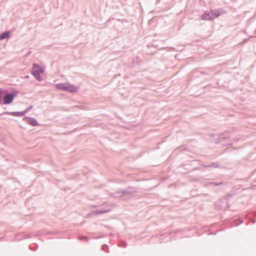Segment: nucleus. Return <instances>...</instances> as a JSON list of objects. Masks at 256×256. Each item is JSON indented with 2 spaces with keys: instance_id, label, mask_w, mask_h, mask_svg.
<instances>
[{
  "instance_id": "nucleus-1",
  "label": "nucleus",
  "mask_w": 256,
  "mask_h": 256,
  "mask_svg": "<svg viewBox=\"0 0 256 256\" xmlns=\"http://www.w3.org/2000/svg\"><path fill=\"white\" fill-rule=\"evenodd\" d=\"M56 87L58 90L66 91L70 92H76L78 91L76 86L67 83L58 84L56 85Z\"/></svg>"
},
{
  "instance_id": "nucleus-2",
  "label": "nucleus",
  "mask_w": 256,
  "mask_h": 256,
  "mask_svg": "<svg viewBox=\"0 0 256 256\" xmlns=\"http://www.w3.org/2000/svg\"><path fill=\"white\" fill-rule=\"evenodd\" d=\"M43 72L44 70L40 66L36 64H34L32 74L39 82H41L42 80V78L40 74Z\"/></svg>"
},
{
  "instance_id": "nucleus-3",
  "label": "nucleus",
  "mask_w": 256,
  "mask_h": 256,
  "mask_svg": "<svg viewBox=\"0 0 256 256\" xmlns=\"http://www.w3.org/2000/svg\"><path fill=\"white\" fill-rule=\"evenodd\" d=\"M17 96L16 92H12L6 94L3 99V102L2 104H10L14 100L15 96Z\"/></svg>"
},
{
  "instance_id": "nucleus-4",
  "label": "nucleus",
  "mask_w": 256,
  "mask_h": 256,
  "mask_svg": "<svg viewBox=\"0 0 256 256\" xmlns=\"http://www.w3.org/2000/svg\"><path fill=\"white\" fill-rule=\"evenodd\" d=\"M202 19L204 20H212L214 19V17L212 16L210 12H206L202 16Z\"/></svg>"
},
{
  "instance_id": "nucleus-5",
  "label": "nucleus",
  "mask_w": 256,
  "mask_h": 256,
  "mask_svg": "<svg viewBox=\"0 0 256 256\" xmlns=\"http://www.w3.org/2000/svg\"><path fill=\"white\" fill-rule=\"evenodd\" d=\"M210 12L212 16L214 17V18H215L218 17L220 15V12L218 10H210Z\"/></svg>"
},
{
  "instance_id": "nucleus-6",
  "label": "nucleus",
  "mask_w": 256,
  "mask_h": 256,
  "mask_svg": "<svg viewBox=\"0 0 256 256\" xmlns=\"http://www.w3.org/2000/svg\"><path fill=\"white\" fill-rule=\"evenodd\" d=\"M26 122L30 124L33 126H36L38 125V122L32 118H26Z\"/></svg>"
},
{
  "instance_id": "nucleus-7",
  "label": "nucleus",
  "mask_w": 256,
  "mask_h": 256,
  "mask_svg": "<svg viewBox=\"0 0 256 256\" xmlns=\"http://www.w3.org/2000/svg\"><path fill=\"white\" fill-rule=\"evenodd\" d=\"M10 37V32L6 31L0 35V40H3Z\"/></svg>"
},
{
  "instance_id": "nucleus-8",
  "label": "nucleus",
  "mask_w": 256,
  "mask_h": 256,
  "mask_svg": "<svg viewBox=\"0 0 256 256\" xmlns=\"http://www.w3.org/2000/svg\"><path fill=\"white\" fill-rule=\"evenodd\" d=\"M3 90L2 88H0V104H2V94Z\"/></svg>"
},
{
  "instance_id": "nucleus-9",
  "label": "nucleus",
  "mask_w": 256,
  "mask_h": 256,
  "mask_svg": "<svg viewBox=\"0 0 256 256\" xmlns=\"http://www.w3.org/2000/svg\"><path fill=\"white\" fill-rule=\"evenodd\" d=\"M32 108V106H31L30 107H28V108H27L25 110H24V111H22V112H28Z\"/></svg>"
},
{
  "instance_id": "nucleus-10",
  "label": "nucleus",
  "mask_w": 256,
  "mask_h": 256,
  "mask_svg": "<svg viewBox=\"0 0 256 256\" xmlns=\"http://www.w3.org/2000/svg\"><path fill=\"white\" fill-rule=\"evenodd\" d=\"M20 114H20L19 116H22V115H23V114H23V113H20Z\"/></svg>"
}]
</instances>
